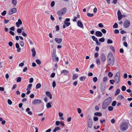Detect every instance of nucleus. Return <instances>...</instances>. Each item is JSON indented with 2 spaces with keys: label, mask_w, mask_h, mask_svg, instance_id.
<instances>
[{
  "label": "nucleus",
  "mask_w": 132,
  "mask_h": 132,
  "mask_svg": "<svg viewBox=\"0 0 132 132\" xmlns=\"http://www.w3.org/2000/svg\"><path fill=\"white\" fill-rule=\"evenodd\" d=\"M108 62V65L110 66H113L114 63V57L111 53H109L107 57Z\"/></svg>",
  "instance_id": "obj_1"
},
{
  "label": "nucleus",
  "mask_w": 132,
  "mask_h": 132,
  "mask_svg": "<svg viewBox=\"0 0 132 132\" xmlns=\"http://www.w3.org/2000/svg\"><path fill=\"white\" fill-rule=\"evenodd\" d=\"M128 127V125L127 123L124 122L121 124L120 128L122 131H124L127 129Z\"/></svg>",
  "instance_id": "obj_2"
},
{
  "label": "nucleus",
  "mask_w": 132,
  "mask_h": 132,
  "mask_svg": "<svg viewBox=\"0 0 132 132\" xmlns=\"http://www.w3.org/2000/svg\"><path fill=\"white\" fill-rule=\"evenodd\" d=\"M130 25V21L127 19H126L125 20L123 23V26L125 28H128Z\"/></svg>",
  "instance_id": "obj_3"
},
{
  "label": "nucleus",
  "mask_w": 132,
  "mask_h": 132,
  "mask_svg": "<svg viewBox=\"0 0 132 132\" xmlns=\"http://www.w3.org/2000/svg\"><path fill=\"white\" fill-rule=\"evenodd\" d=\"M70 21V19L68 18L65 19V20L64 22V24L63 25V27L64 29L65 28V26L68 27L70 24V23L68 22Z\"/></svg>",
  "instance_id": "obj_4"
},
{
  "label": "nucleus",
  "mask_w": 132,
  "mask_h": 132,
  "mask_svg": "<svg viewBox=\"0 0 132 132\" xmlns=\"http://www.w3.org/2000/svg\"><path fill=\"white\" fill-rule=\"evenodd\" d=\"M67 9L66 7H64L61 10L58 11V15L62 16L66 12Z\"/></svg>",
  "instance_id": "obj_5"
},
{
  "label": "nucleus",
  "mask_w": 132,
  "mask_h": 132,
  "mask_svg": "<svg viewBox=\"0 0 132 132\" xmlns=\"http://www.w3.org/2000/svg\"><path fill=\"white\" fill-rule=\"evenodd\" d=\"M120 73L119 72H117L116 74L114 79L115 81L116 82V84H118L119 81L120 79Z\"/></svg>",
  "instance_id": "obj_6"
},
{
  "label": "nucleus",
  "mask_w": 132,
  "mask_h": 132,
  "mask_svg": "<svg viewBox=\"0 0 132 132\" xmlns=\"http://www.w3.org/2000/svg\"><path fill=\"white\" fill-rule=\"evenodd\" d=\"M55 50H54L53 52L52 60L53 61L55 62L58 61V57L56 56Z\"/></svg>",
  "instance_id": "obj_7"
},
{
  "label": "nucleus",
  "mask_w": 132,
  "mask_h": 132,
  "mask_svg": "<svg viewBox=\"0 0 132 132\" xmlns=\"http://www.w3.org/2000/svg\"><path fill=\"white\" fill-rule=\"evenodd\" d=\"M42 102V101L39 99H35L32 102V103L34 105H36V104H40Z\"/></svg>",
  "instance_id": "obj_8"
},
{
  "label": "nucleus",
  "mask_w": 132,
  "mask_h": 132,
  "mask_svg": "<svg viewBox=\"0 0 132 132\" xmlns=\"http://www.w3.org/2000/svg\"><path fill=\"white\" fill-rule=\"evenodd\" d=\"M17 12V10L14 7L11 9L9 12V14L11 15Z\"/></svg>",
  "instance_id": "obj_9"
},
{
  "label": "nucleus",
  "mask_w": 132,
  "mask_h": 132,
  "mask_svg": "<svg viewBox=\"0 0 132 132\" xmlns=\"http://www.w3.org/2000/svg\"><path fill=\"white\" fill-rule=\"evenodd\" d=\"M117 14L118 20L119 21L121 20L122 18V15L120 10H118V11Z\"/></svg>",
  "instance_id": "obj_10"
},
{
  "label": "nucleus",
  "mask_w": 132,
  "mask_h": 132,
  "mask_svg": "<svg viewBox=\"0 0 132 132\" xmlns=\"http://www.w3.org/2000/svg\"><path fill=\"white\" fill-rule=\"evenodd\" d=\"M93 125V121L91 119H89L88 121L87 125L89 128H91Z\"/></svg>",
  "instance_id": "obj_11"
},
{
  "label": "nucleus",
  "mask_w": 132,
  "mask_h": 132,
  "mask_svg": "<svg viewBox=\"0 0 132 132\" xmlns=\"http://www.w3.org/2000/svg\"><path fill=\"white\" fill-rule=\"evenodd\" d=\"M106 84L104 82L101 84V89L102 91L104 92L105 89Z\"/></svg>",
  "instance_id": "obj_12"
},
{
  "label": "nucleus",
  "mask_w": 132,
  "mask_h": 132,
  "mask_svg": "<svg viewBox=\"0 0 132 132\" xmlns=\"http://www.w3.org/2000/svg\"><path fill=\"white\" fill-rule=\"evenodd\" d=\"M22 22L21 19H20L18 20V22H16V25L17 27H20V25L22 24Z\"/></svg>",
  "instance_id": "obj_13"
},
{
  "label": "nucleus",
  "mask_w": 132,
  "mask_h": 132,
  "mask_svg": "<svg viewBox=\"0 0 132 132\" xmlns=\"http://www.w3.org/2000/svg\"><path fill=\"white\" fill-rule=\"evenodd\" d=\"M111 97H109L104 101V103H105L109 105L110 104L111 102Z\"/></svg>",
  "instance_id": "obj_14"
},
{
  "label": "nucleus",
  "mask_w": 132,
  "mask_h": 132,
  "mask_svg": "<svg viewBox=\"0 0 132 132\" xmlns=\"http://www.w3.org/2000/svg\"><path fill=\"white\" fill-rule=\"evenodd\" d=\"M101 58L103 62H104L106 60V56L103 53H102L101 55Z\"/></svg>",
  "instance_id": "obj_15"
},
{
  "label": "nucleus",
  "mask_w": 132,
  "mask_h": 132,
  "mask_svg": "<svg viewBox=\"0 0 132 132\" xmlns=\"http://www.w3.org/2000/svg\"><path fill=\"white\" fill-rule=\"evenodd\" d=\"M95 35L97 37H101L102 36L103 34L100 31H97L96 32Z\"/></svg>",
  "instance_id": "obj_16"
},
{
  "label": "nucleus",
  "mask_w": 132,
  "mask_h": 132,
  "mask_svg": "<svg viewBox=\"0 0 132 132\" xmlns=\"http://www.w3.org/2000/svg\"><path fill=\"white\" fill-rule=\"evenodd\" d=\"M77 24L78 27L82 29L84 28L83 24L80 21H78Z\"/></svg>",
  "instance_id": "obj_17"
},
{
  "label": "nucleus",
  "mask_w": 132,
  "mask_h": 132,
  "mask_svg": "<svg viewBox=\"0 0 132 132\" xmlns=\"http://www.w3.org/2000/svg\"><path fill=\"white\" fill-rule=\"evenodd\" d=\"M15 46L16 48L17 49V51L18 52H20L21 48L20 47L19 45V44L16 43L15 44Z\"/></svg>",
  "instance_id": "obj_18"
},
{
  "label": "nucleus",
  "mask_w": 132,
  "mask_h": 132,
  "mask_svg": "<svg viewBox=\"0 0 132 132\" xmlns=\"http://www.w3.org/2000/svg\"><path fill=\"white\" fill-rule=\"evenodd\" d=\"M18 3L17 0H12V3L13 7L15 6Z\"/></svg>",
  "instance_id": "obj_19"
},
{
  "label": "nucleus",
  "mask_w": 132,
  "mask_h": 132,
  "mask_svg": "<svg viewBox=\"0 0 132 132\" xmlns=\"http://www.w3.org/2000/svg\"><path fill=\"white\" fill-rule=\"evenodd\" d=\"M46 95L49 97L50 99H52V95L51 93L49 92H45Z\"/></svg>",
  "instance_id": "obj_20"
},
{
  "label": "nucleus",
  "mask_w": 132,
  "mask_h": 132,
  "mask_svg": "<svg viewBox=\"0 0 132 132\" xmlns=\"http://www.w3.org/2000/svg\"><path fill=\"white\" fill-rule=\"evenodd\" d=\"M108 105L105 103H104V102L102 104V108L103 109H105Z\"/></svg>",
  "instance_id": "obj_21"
},
{
  "label": "nucleus",
  "mask_w": 132,
  "mask_h": 132,
  "mask_svg": "<svg viewBox=\"0 0 132 132\" xmlns=\"http://www.w3.org/2000/svg\"><path fill=\"white\" fill-rule=\"evenodd\" d=\"M30 109L29 108H27L26 109V112H27L28 114L29 115H32V112L30 111Z\"/></svg>",
  "instance_id": "obj_22"
},
{
  "label": "nucleus",
  "mask_w": 132,
  "mask_h": 132,
  "mask_svg": "<svg viewBox=\"0 0 132 132\" xmlns=\"http://www.w3.org/2000/svg\"><path fill=\"white\" fill-rule=\"evenodd\" d=\"M31 51L32 53V56L33 57H34L36 55V52L34 48L31 49Z\"/></svg>",
  "instance_id": "obj_23"
},
{
  "label": "nucleus",
  "mask_w": 132,
  "mask_h": 132,
  "mask_svg": "<svg viewBox=\"0 0 132 132\" xmlns=\"http://www.w3.org/2000/svg\"><path fill=\"white\" fill-rule=\"evenodd\" d=\"M59 117H60V119L61 120H63L64 118L63 117V114L61 112H59Z\"/></svg>",
  "instance_id": "obj_24"
},
{
  "label": "nucleus",
  "mask_w": 132,
  "mask_h": 132,
  "mask_svg": "<svg viewBox=\"0 0 132 132\" xmlns=\"http://www.w3.org/2000/svg\"><path fill=\"white\" fill-rule=\"evenodd\" d=\"M78 76V75L76 74H74L72 76V79L74 80L76 79Z\"/></svg>",
  "instance_id": "obj_25"
},
{
  "label": "nucleus",
  "mask_w": 132,
  "mask_h": 132,
  "mask_svg": "<svg viewBox=\"0 0 132 132\" xmlns=\"http://www.w3.org/2000/svg\"><path fill=\"white\" fill-rule=\"evenodd\" d=\"M94 114L95 116H98L100 117L101 116H102V114L99 112H95L94 113Z\"/></svg>",
  "instance_id": "obj_26"
},
{
  "label": "nucleus",
  "mask_w": 132,
  "mask_h": 132,
  "mask_svg": "<svg viewBox=\"0 0 132 132\" xmlns=\"http://www.w3.org/2000/svg\"><path fill=\"white\" fill-rule=\"evenodd\" d=\"M80 80L81 81H83L85 80L86 78V77L85 76H82L80 77Z\"/></svg>",
  "instance_id": "obj_27"
},
{
  "label": "nucleus",
  "mask_w": 132,
  "mask_h": 132,
  "mask_svg": "<svg viewBox=\"0 0 132 132\" xmlns=\"http://www.w3.org/2000/svg\"><path fill=\"white\" fill-rule=\"evenodd\" d=\"M41 87V84L40 83H39L37 84L36 86V88L39 89Z\"/></svg>",
  "instance_id": "obj_28"
},
{
  "label": "nucleus",
  "mask_w": 132,
  "mask_h": 132,
  "mask_svg": "<svg viewBox=\"0 0 132 132\" xmlns=\"http://www.w3.org/2000/svg\"><path fill=\"white\" fill-rule=\"evenodd\" d=\"M65 73H68L69 71L68 70H64L62 71L61 72V73L62 74Z\"/></svg>",
  "instance_id": "obj_29"
},
{
  "label": "nucleus",
  "mask_w": 132,
  "mask_h": 132,
  "mask_svg": "<svg viewBox=\"0 0 132 132\" xmlns=\"http://www.w3.org/2000/svg\"><path fill=\"white\" fill-rule=\"evenodd\" d=\"M92 38L93 40L95 42H96L97 40V38L94 36H92Z\"/></svg>",
  "instance_id": "obj_30"
},
{
  "label": "nucleus",
  "mask_w": 132,
  "mask_h": 132,
  "mask_svg": "<svg viewBox=\"0 0 132 132\" xmlns=\"http://www.w3.org/2000/svg\"><path fill=\"white\" fill-rule=\"evenodd\" d=\"M105 41V39L103 37H102L99 39V41L101 42H103Z\"/></svg>",
  "instance_id": "obj_31"
},
{
  "label": "nucleus",
  "mask_w": 132,
  "mask_h": 132,
  "mask_svg": "<svg viewBox=\"0 0 132 132\" xmlns=\"http://www.w3.org/2000/svg\"><path fill=\"white\" fill-rule=\"evenodd\" d=\"M113 28H116L118 27V24L116 23H115L113 26Z\"/></svg>",
  "instance_id": "obj_32"
},
{
  "label": "nucleus",
  "mask_w": 132,
  "mask_h": 132,
  "mask_svg": "<svg viewBox=\"0 0 132 132\" xmlns=\"http://www.w3.org/2000/svg\"><path fill=\"white\" fill-rule=\"evenodd\" d=\"M120 92V89H117L116 92V93L115 94V95H117Z\"/></svg>",
  "instance_id": "obj_33"
},
{
  "label": "nucleus",
  "mask_w": 132,
  "mask_h": 132,
  "mask_svg": "<svg viewBox=\"0 0 132 132\" xmlns=\"http://www.w3.org/2000/svg\"><path fill=\"white\" fill-rule=\"evenodd\" d=\"M21 78L20 77H19L17 78V79L16 80V81L17 82H21Z\"/></svg>",
  "instance_id": "obj_34"
},
{
  "label": "nucleus",
  "mask_w": 132,
  "mask_h": 132,
  "mask_svg": "<svg viewBox=\"0 0 132 132\" xmlns=\"http://www.w3.org/2000/svg\"><path fill=\"white\" fill-rule=\"evenodd\" d=\"M6 11H4L3 12L1 13V14L2 15L4 16L6 14Z\"/></svg>",
  "instance_id": "obj_35"
},
{
  "label": "nucleus",
  "mask_w": 132,
  "mask_h": 132,
  "mask_svg": "<svg viewBox=\"0 0 132 132\" xmlns=\"http://www.w3.org/2000/svg\"><path fill=\"white\" fill-rule=\"evenodd\" d=\"M46 106L47 108H51L52 106L50 103H47L46 104Z\"/></svg>",
  "instance_id": "obj_36"
},
{
  "label": "nucleus",
  "mask_w": 132,
  "mask_h": 132,
  "mask_svg": "<svg viewBox=\"0 0 132 132\" xmlns=\"http://www.w3.org/2000/svg\"><path fill=\"white\" fill-rule=\"evenodd\" d=\"M97 64L98 65H100V60L99 59L97 58L96 60Z\"/></svg>",
  "instance_id": "obj_37"
},
{
  "label": "nucleus",
  "mask_w": 132,
  "mask_h": 132,
  "mask_svg": "<svg viewBox=\"0 0 132 132\" xmlns=\"http://www.w3.org/2000/svg\"><path fill=\"white\" fill-rule=\"evenodd\" d=\"M93 80L94 82H96L97 80V78L96 77H94L93 78Z\"/></svg>",
  "instance_id": "obj_38"
},
{
  "label": "nucleus",
  "mask_w": 132,
  "mask_h": 132,
  "mask_svg": "<svg viewBox=\"0 0 132 132\" xmlns=\"http://www.w3.org/2000/svg\"><path fill=\"white\" fill-rule=\"evenodd\" d=\"M107 43L108 44H112L113 43V42L112 40L110 39H108L107 41Z\"/></svg>",
  "instance_id": "obj_39"
},
{
  "label": "nucleus",
  "mask_w": 132,
  "mask_h": 132,
  "mask_svg": "<svg viewBox=\"0 0 132 132\" xmlns=\"http://www.w3.org/2000/svg\"><path fill=\"white\" fill-rule=\"evenodd\" d=\"M116 104V101H114L112 103V105L113 106H115Z\"/></svg>",
  "instance_id": "obj_40"
},
{
  "label": "nucleus",
  "mask_w": 132,
  "mask_h": 132,
  "mask_svg": "<svg viewBox=\"0 0 132 132\" xmlns=\"http://www.w3.org/2000/svg\"><path fill=\"white\" fill-rule=\"evenodd\" d=\"M20 44V46L22 47H23L24 46V43L22 41H21L19 43Z\"/></svg>",
  "instance_id": "obj_41"
},
{
  "label": "nucleus",
  "mask_w": 132,
  "mask_h": 132,
  "mask_svg": "<svg viewBox=\"0 0 132 132\" xmlns=\"http://www.w3.org/2000/svg\"><path fill=\"white\" fill-rule=\"evenodd\" d=\"M107 77H104L103 78V81L104 82H106L107 80Z\"/></svg>",
  "instance_id": "obj_42"
},
{
  "label": "nucleus",
  "mask_w": 132,
  "mask_h": 132,
  "mask_svg": "<svg viewBox=\"0 0 132 132\" xmlns=\"http://www.w3.org/2000/svg\"><path fill=\"white\" fill-rule=\"evenodd\" d=\"M126 89V87L125 86H122L121 87V90L122 91H125Z\"/></svg>",
  "instance_id": "obj_43"
},
{
  "label": "nucleus",
  "mask_w": 132,
  "mask_h": 132,
  "mask_svg": "<svg viewBox=\"0 0 132 132\" xmlns=\"http://www.w3.org/2000/svg\"><path fill=\"white\" fill-rule=\"evenodd\" d=\"M113 74L111 72H109L108 73V76L110 77H112L113 76Z\"/></svg>",
  "instance_id": "obj_44"
},
{
  "label": "nucleus",
  "mask_w": 132,
  "mask_h": 132,
  "mask_svg": "<svg viewBox=\"0 0 132 132\" xmlns=\"http://www.w3.org/2000/svg\"><path fill=\"white\" fill-rule=\"evenodd\" d=\"M36 63L38 64H40L41 63L40 61L39 60H36Z\"/></svg>",
  "instance_id": "obj_45"
},
{
  "label": "nucleus",
  "mask_w": 132,
  "mask_h": 132,
  "mask_svg": "<svg viewBox=\"0 0 132 132\" xmlns=\"http://www.w3.org/2000/svg\"><path fill=\"white\" fill-rule=\"evenodd\" d=\"M115 82V81L114 80H110V82L111 84H113L114 82Z\"/></svg>",
  "instance_id": "obj_46"
},
{
  "label": "nucleus",
  "mask_w": 132,
  "mask_h": 132,
  "mask_svg": "<svg viewBox=\"0 0 132 132\" xmlns=\"http://www.w3.org/2000/svg\"><path fill=\"white\" fill-rule=\"evenodd\" d=\"M28 40L29 43L31 45H32L33 44V42L30 39H28Z\"/></svg>",
  "instance_id": "obj_47"
},
{
  "label": "nucleus",
  "mask_w": 132,
  "mask_h": 132,
  "mask_svg": "<svg viewBox=\"0 0 132 132\" xmlns=\"http://www.w3.org/2000/svg\"><path fill=\"white\" fill-rule=\"evenodd\" d=\"M108 109L109 111H111L113 110V108L111 106H109L108 107Z\"/></svg>",
  "instance_id": "obj_48"
},
{
  "label": "nucleus",
  "mask_w": 132,
  "mask_h": 132,
  "mask_svg": "<svg viewBox=\"0 0 132 132\" xmlns=\"http://www.w3.org/2000/svg\"><path fill=\"white\" fill-rule=\"evenodd\" d=\"M7 102L8 104L10 105H11L12 103V101L9 99H8L7 100Z\"/></svg>",
  "instance_id": "obj_49"
},
{
  "label": "nucleus",
  "mask_w": 132,
  "mask_h": 132,
  "mask_svg": "<svg viewBox=\"0 0 132 132\" xmlns=\"http://www.w3.org/2000/svg\"><path fill=\"white\" fill-rule=\"evenodd\" d=\"M17 31L19 33H20L22 32V30L20 28L18 29L17 30Z\"/></svg>",
  "instance_id": "obj_50"
},
{
  "label": "nucleus",
  "mask_w": 132,
  "mask_h": 132,
  "mask_svg": "<svg viewBox=\"0 0 132 132\" xmlns=\"http://www.w3.org/2000/svg\"><path fill=\"white\" fill-rule=\"evenodd\" d=\"M22 35L23 36L25 37H26L27 36V34L24 31L22 32Z\"/></svg>",
  "instance_id": "obj_51"
},
{
  "label": "nucleus",
  "mask_w": 132,
  "mask_h": 132,
  "mask_svg": "<svg viewBox=\"0 0 132 132\" xmlns=\"http://www.w3.org/2000/svg\"><path fill=\"white\" fill-rule=\"evenodd\" d=\"M123 44L124 46L126 47H127L128 46V44L126 42H124L123 43Z\"/></svg>",
  "instance_id": "obj_52"
},
{
  "label": "nucleus",
  "mask_w": 132,
  "mask_h": 132,
  "mask_svg": "<svg viewBox=\"0 0 132 132\" xmlns=\"http://www.w3.org/2000/svg\"><path fill=\"white\" fill-rule=\"evenodd\" d=\"M55 4V2L54 1H52L51 3V6L52 7H53L54 6Z\"/></svg>",
  "instance_id": "obj_53"
},
{
  "label": "nucleus",
  "mask_w": 132,
  "mask_h": 132,
  "mask_svg": "<svg viewBox=\"0 0 132 132\" xmlns=\"http://www.w3.org/2000/svg\"><path fill=\"white\" fill-rule=\"evenodd\" d=\"M87 15L88 16L91 17L94 16V14L88 13L87 14Z\"/></svg>",
  "instance_id": "obj_54"
},
{
  "label": "nucleus",
  "mask_w": 132,
  "mask_h": 132,
  "mask_svg": "<svg viewBox=\"0 0 132 132\" xmlns=\"http://www.w3.org/2000/svg\"><path fill=\"white\" fill-rule=\"evenodd\" d=\"M110 48L113 52H115V50L114 48L112 46H110Z\"/></svg>",
  "instance_id": "obj_55"
},
{
  "label": "nucleus",
  "mask_w": 132,
  "mask_h": 132,
  "mask_svg": "<svg viewBox=\"0 0 132 132\" xmlns=\"http://www.w3.org/2000/svg\"><path fill=\"white\" fill-rule=\"evenodd\" d=\"M98 27L101 28H102L104 26L102 23H99L98 24Z\"/></svg>",
  "instance_id": "obj_56"
},
{
  "label": "nucleus",
  "mask_w": 132,
  "mask_h": 132,
  "mask_svg": "<svg viewBox=\"0 0 132 132\" xmlns=\"http://www.w3.org/2000/svg\"><path fill=\"white\" fill-rule=\"evenodd\" d=\"M8 44H9V45L10 46V47H11L13 45V43H12V42H11V41H10L9 42V43H8Z\"/></svg>",
  "instance_id": "obj_57"
},
{
  "label": "nucleus",
  "mask_w": 132,
  "mask_h": 132,
  "mask_svg": "<svg viewBox=\"0 0 132 132\" xmlns=\"http://www.w3.org/2000/svg\"><path fill=\"white\" fill-rule=\"evenodd\" d=\"M33 81V78H30L29 79V82L30 83L32 82Z\"/></svg>",
  "instance_id": "obj_58"
},
{
  "label": "nucleus",
  "mask_w": 132,
  "mask_h": 132,
  "mask_svg": "<svg viewBox=\"0 0 132 132\" xmlns=\"http://www.w3.org/2000/svg\"><path fill=\"white\" fill-rule=\"evenodd\" d=\"M99 55V54L98 53L96 52L94 54V56L95 57H97Z\"/></svg>",
  "instance_id": "obj_59"
},
{
  "label": "nucleus",
  "mask_w": 132,
  "mask_h": 132,
  "mask_svg": "<svg viewBox=\"0 0 132 132\" xmlns=\"http://www.w3.org/2000/svg\"><path fill=\"white\" fill-rule=\"evenodd\" d=\"M24 64L23 63H21L19 64V66L20 67H22L24 66Z\"/></svg>",
  "instance_id": "obj_60"
},
{
  "label": "nucleus",
  "mask_w": 132,
  "mask_h": 132,
  "mask_svg": "<svg viewBox=\"0 0 132 132\" xmlns=\"http://www.w3.org/2000/svg\"><path fill=\"white\" fill-rule=\"evenodd\" d=\"M101 31L103 34H105L106 32V31L104 29H102Z\"/></svg>",
  "instance_id": "obj_61"
},
{
  "label": "nucleus",
  "mask_w": 132,
  "mask_h": 132,
  "mask_svg": "<svg viewBox=\"0 0 132 132\" xmlns=\"http://www.w3.org/2000/svg\"><path fill=\"white\" fill-rule=\"evenodd\" d=\"M77 111L78 113H80L81 112V110L79 108H78L77 109Z\"/></svg>",
  "instance_id": "obj_62"
},
{
  "label": "nucleus",
  "mask_w": 132,
  "mask_h": 132,
  "mask_svg": "<svg viewBox=\"0 0 132 132\" xmlns=\"http://www.w3.org/2000/svg\"><path fill=\"white\" fill-rule=\"evenodd\" d=\"M55 75V74L54 73H52L51 75V78H54Z\"/></svg>",
  "instance_id": "obj_63"
},
{
  "label": "nucleus",
  "mask_w": 132,
  "mask_h": 132,
  "mask_svg": "<svg viewBox=\"0 0 132 132\" xmlns=\"http://www.w3.org/2000/svg\"><path fill=\"white\" fill-rule=\"evenodd\" d=\"M115 120L114 119H113L111 120V122L112 124H114L115 123Z\"/></svg>",
  "instance_id": "obj_64"
}]
</instances>
